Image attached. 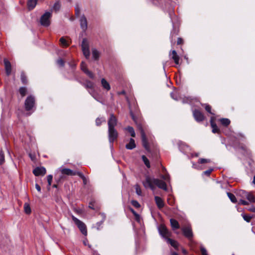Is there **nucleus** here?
I'll list each match as a JSON object with an SVG mask.
<instances>
[{"mask_svg": "<svg viewBox=\"0 0 255 255\" xmlns=\"http://www.w3.org/2000/svg\"><path fill=\"white\" fill-rule=\"evenodd\" d=\"M142 184L145 188H149L152 191L155 190V186L164 191L167 190V185L164 181L149 176L145 177V179L142 182Z\"/></svg>", "mask_w": 255, "mask_h": 255, "instance_id": "f257e3e1", "label": "nucleus"}, {"mask_svg": "<svg viewBox=\"0 0 255 255\" xmlns=\"http://www.w3.org/2000/svg\"><path fill=\"white\" fill-rule=\"evenodd\" d=\"M137 126L138 129H139V130L140 131V132L141 133L142 144L143 146L145 148V149L147 151H150L149 146L148 142H147V138L146 137L145 133L144 131V130L142 128L141 125L139 124H138L137 125Z\"/></svg>", "mask_w": 255, "mask_h": 255, "instance_id": "f03ea898", "label": "nucleus"}, {"mask_svg": "<svg viewBox=\"0 0 255 255\" xmlns=\"http://www.w3.org/2000/svg\"><path fill=\"white\" fill-rule=\"evenodd\" d=\"M52 16V13L50 11L45 12L41 16L40 19V24L45 27L48 26L50 24V18Z\"/></svg>", "mask_w": 255, "mask_h": 255, "instance_id": "7ed1b4c3", "label": "nucleus"}, {"mask_svg": "<svg viewBox=\"0 0 255 255\" xmlns=\"http://www.w3.org/2000/svg\"><path fill=\"white\" fill-rule=\"evenodd\" d=\"M72 219L75 224L77 226L81 232L85 236H87V228L85 224L79 220L78 219L74 217V216H72Z\"/></svg>", "mask_w": 255, "mask_h": 255, "instance_id": "20e7f679", "label": "nucleus"}, {"mask_svg": "<svg viewBox=\"0 0 255 255\" xmlns=\"http://www.w3.org/2000/svg\"><path fill=\"white\" fill-rule=\"evenodd\" d=\"M81 47L84 55L86 58H88L90 56V52L89 42L86 38L83 39Z\"/></svg>", "mask_w": 255, "mask_h": 255, "instance_id": "39448f33", "label": "nucleus"}, {"mask_svg": "<svg viewBox=\"0 0 255 255\" xmlns=\"http://www.w3.org/2000/svg\"><path fill=\"white\" fill-rule=\"evenodd\" d=\"M35 105V99L32 96H29L27 97L25 101L24 106L26 111H29L32 109Z\"/></svg>", "mask_w": 255, "mask_h": 255, "instance_id": "423d86ee", "label": "nucleus"}, {"mask_svg": "<svg viewBox=\"0 0 255 255\" xmlns=\"http://www.w3.org/2000/svg\"><path fill=\"white\" fill-rule=\"evenodd\" d=\"M158 231L160 235L164 238L165 240H167V239L171 236V233L169 232L164 225H161L158 227Z\"/></svg>", "mask_w": 255, "mask_h": 255, "instance_id": "0eeeda50", "label": "nucleus"}, {"mask_svg": "<svg viewBox=\"0 0 255 255\" xmlns=\"http://www.w3.org/2000/svg\"><path fill=\"white\" fill-rule=\"evenodd\" d=\"M108 137L110 143H113L118 137V132L115 128H108Z\"/></svg>", "mask_w": 255, "mask_h": 255, "instance_id": "6e6552de", "label": "nucleus"}, {"mask_svg": "<svg viewBox=\"0 0 255 255\" xmlns=\"http://www.w3.org/2000/svg\"><path fill=\"white\" fill-rule=\"evenodd\" d=\"M183 235L189 240H191L193 237V233L190 226L184 227L181 229Z\"/></svg>", "mask_w": 255, "mask_h": 255, "instance_id": "1a4fd4ad", "label": "nucleus"}, {"mask_svg": "<svg viewBox=\"0 0 255 255\" xmlns=\"http://www.w3.org/2000/svg\"><path fill=\"white\" fill-rule=\"evenodd\" d=\"M117 123L118 121L116 117L113 114H111L108 122V128H115Z\"/></svg>", "mask_w": 255, "mask_h": 255, "instance_id": "9d476101", "label": "nucleus"}, {"mask_svg": "<svg viewBox=\"0 0 255 255\" xmlns=\"http://www.w3.org/2000/svg\"><path fill=\"white\" fill-rule=\"evenodd\" d=\"M193 115L195 120L198 122H202L204 120V116L199 110H195L193 112Z\"/></svg>", "mask_w": 255, "mask_h": 255, "instance_id": "9b49d317", "label": "nucleus"}, {"mask_svg": "<svg viewBox=\"0 0 255 255\" xmlns=\"http://www.w3.org/2000/svg\"><path fill=\"white\" fill-rule=\"evenodd\" d=\"M46 170L44 167H37L33 170V173L36 176L44 175L46 174Z\"/></svg>", "mask_w": 255, "mask_h": 255, "instance_id": "f8f14e48", "label": "nucleus"}, {"mask_svg": "<svg viewBox=\"0 0 255 255\" xmlns=\"http://www.w3.org/2000/svg\"><path fill=\"white\" fill-rule=\"evenodd\" d=\"M59 170L61 172L62 174L68 175V176H73L75 175L76 174V171H74L70 169L69 168H62L59 169Z\"/></svg>", "mask_w": 255, "mask_h": 255, "instance_id": "ddd939ff", "label": "nucleus"}, {"mask_svg": "<svg viewBox=\"0 0 255 255\" xmlns=\"http://www.w3.org/2000/svg\"><path fill=\"white\" fill-rule=\"evenodd\" d=\"M81 28L83 31H85L87 28V21L85 15L81 16L80 19Z\"/></svg>", "mask_w": 255, "mask_h": 255, "instance_id": "4468645a", "label": "nucleus"}, {"mask_svg": "<svg viewBox=\"0 0 255 255\" xmlns=\"http://www.w3.org/2000/svg\"><path fill=\"white\" fill-rule=\"evenodd\" d=\"M81 84L88 90H93L94 88V83L88 80H85L84 82H81Z\"/></svg>", "mask_w": 255, "mask_h": 255, "instance_id": "2eb2a0df", "label": "nucleus"}, {"mask_svg": "<svg viewBox=\"0 0 255 255\" xmlns=\"http://www.w3.org/2000/svg\"><path fill=\"white\" fill-rule=\"evenodd\" d=\"M81 69L88 77L91 79H94V75L93 73L87 69L86 65H81Z\"/></svg>", "mask_w": 255, "mask_h": 255, "instance_id": "dca6fc26", "label": "nucleus"}, {"mask_svg": "<svg viewBox=\"0 0 255 255\" xmlns=\"http://www.w3.org/2000/svg\"><path fill=\"white\" fill-rule=\"evenodd\" d=\"M155 203L159 209H161L164 206V203L163 200L158 196H155L154 197Z\"/></svg>", "mask_w": 255, "mask_h": 255, "instance_id": "f3484780", "label": "nucleus"}, {"mask_svg": "<svg viewBox=\"0 0 255 255\" xmlns=\"http://www.w3.org/2000/svg\"><path fill=\"white\" fill-rule=\"evenodd\" d=\"M101 85L103 89L107 91H109L111 89L110 84L104 78H102L101 80Z\"/></svg>", "mask_w": 255, "mask_h": 255, "instance_id": "a211bd4d", "label": "nucleus"}, {"mask_svg": "<svg viewBox=\"0 0 255 255\" xmlns=\"http://www.w3.org/2000/svg\"><path fill=\"white\" fill-rule=\"evenodd\" d=\"M171 226L173 230H176L179 228V224L178 222L174 219H171L170 220Z\"/></svg>", "mask_w": 255, "mask_h": 255, "instance_id": "6ab92c4d", "label": "nucleus"}, {"mask_svg": "<svg viewBox=\"0 0 255 255\" xmlns=\"http://www.w3.org/2000/svg\"><path fill=\"white\" fill-rule=\"evenodd\" d=\"M136 146L134 140L131 138L128 143L126 145V147L128 149H132Z\"/></svg>", "mask_w": 255, "mask_h": 255, "instance_id": "aec40b11", "label": "nucleus"}, {"mask_svg": "<svg viewBox=\"0 0 255 255\" xmlns=\"http://www.w3.org/2000/svg\"><path fill=\"white\" fill-rule=\"evenodd\" d=\"M170 56L174 60L175 64H179V57L177 55V53L175 50H172L170 54Z\"/></svg>", "mask_w": 255, "mask_h": 255, "instance_id": "412c9836", "label": "nucleus"}, {"mask_svg": "<svg viewBox=\"0 0 255 255\" xmlns=\"http://www.w3.org/2000/svg\"><path fill=\"white\" fill-rule=\"evenodd\" d=\"M167 243L168 244H170L171 246L174 247L175 249H177L178 247V243L177 241L171 239L170 238L167 239V240H166Z\"/></svg>", "mask_w": 255, "mask_h": 255, "instance_id": "4be33fe9", "label": "nucleus"}, {"mask_svg": "<svg viewBox=\"0 0 255 255\" xmlns=\"http://www.w3.org/2000/svg\"><path fill=\"white\" fill-rule=\"evenodd\" d=\"M37 0H29L27 2V5L29 9H33L36 5Z\"/></svg>", "mask_w": 255, "mask_h": 255, "instance_id": "5701e85b", "label": "nucleus"}, {"mask_svg": "<svg viewBox=\"0 0 255 255\" xmlns=\"http://www.w3.org/2000/svg\"><path fill=\"white\" fill-rule=\"evenodd\" d=\"M92 57L95 60H97L100 57V53L97 49L93 48L92 50Z\"/></svg>", "mask_w": 255, "mask_h": 255, "instance_id": "b1692460", "label": "nucleus"}, {"mask_svg": "<svg viewBox=\"0 0 255 255\" xmlns=\"http://www.w3.org/2000/svg\"><path fill=\"white\" fill-rule=\"evenodd\" d=\"M125 129L128 131V132L130 134V135L132 137H134L135 136V133L132 127L128 126L127 128H126Z\"/></svg>", "mask_w": 255, "mask_h": 255, "instance_id": "393cba45", "label": "nucleus"}, {"mask_svg": "<svg viewBox=\"0 0 255 255\" xmlns=\"http://www.w3.org/2000/svg\"><path fill=\"white\" fill-rule=\"evenodd\" d=\"M227 195H228V197L229 198V199H230V200L233 203H236L237 202V199H236L235 196L233 194L230 193V192H227Z\"/></svg>", "mask_w": 255, "mask_h": 255, "instance_id": "a878e982", "label": "nucleus"}, {"mask_svg": "<svg viewBox=\"0 0 255 255\" xmlns=\"http://www.w3.org/2000/svg\"><path fill=\"white\" fill-rule=\"evenodd\" d=\"M20 79L23 84H26L27 83V77L23 72L21 73Z\"/></svg>", "mask_w": 255, "mask_h": 255, "instance_id": "bb28decb", "label": "nucleus"}, {"mask_svg": "<svg viewBox=\"0 0 255 255\" xmlns=\"http://www.w3.org/2000/svg\"><path fill=\"white\" fill-rule=\"evenodd\" d=\"M19 92L22 97L25 96L27 93L26 88L24 87H20L19 89Z\"/></svg>", "mask_w": 255, "mask_h": 255, "instance_id": "cd10ccee", "label": "nucleus"}, {"mask_svg": "<svg viewBox=\"0 0 255 255\" xmlns=\"http://www.w3.org/2000/svg\"><path fill=\"white\" fill-rule=\"evenodd\" d=\"M211 125L212 128V132L215 133H219L220 131V129L218 128L217 126L213 123H211Z\"/></svg>", "mask_w": 255, "mask_h": 255, "instance_id": "c85d7f7f", "label": "nucleus"}, {"mask_svg": "<svg viewBox=\"0 0 255 255\" xmlns=\"http://www.w3.org/2000/svg\"><path fill=\"white\" fill-rule=\"evenodd\" d=\"M242 216L244 219L247 222H250L251 219L254 217V216L247 215L246 214H242Z\"/></svg>", "mask_w": 255, "mask_h": 255, "instance_id": "c756f323", "label": "nucleus"}, {"mask_svg": "<svg viewBox=\"0 0 255 255\" xmlns=\"http://www.w3.org/2000/svg\"><path fill=\"white\" fill-rule=\"evenodd\" d=\"M5 70L7 76H9L11 72V65H5Z\"/></svg>", "mask_w": 255, "mask_h": 255, "instance_id": "7c9ffc66", "label": "nucleus"}, {"mask_svg": "<svg viewBox=\"0 0 255 255\" xmlns=\"http://www.w3.org/2000/svg\"><path fill=\"white\" fill-rule=\"evenodd\" d=\"M24 211L27 214H29L31 213V209L30 206L27 203H25L24 205Z\"/></svg>", "mask_w": 255, "mask_h": 255, "instance_id": "2f4dec72", "label": "nucleus"}, {"mask_svg": "<svg viewBox=\"0 0 255 255\" xmlns=\"http://www.w3.org/2000/svg\"><path fill=\"white\" fill-rule=\"evenodd\" d=\"M221 124L225 126H228L230 124V121L228 119H222L220 120Z\"/></svg>", "mask_w": 255, "mask_h": 255, "instance_id": "473e14b6", "label": "nucleus"}, {"mask_svg": "<svg viewBox=\"0 0 255 255\" xmlns=\"http://www.w3.org/2000/svg\"><path fill=\"white\" fill-rule=\"evenodd\" d=\"M135 189L136 193L138 196H142V191H141V188L139 185L136 184L135 185Z\"/></svg>", "mask_w": 255, "mask_h": 255, "instance_id": "72a5a7b5", "label": "nucleus"}, {"mask_svg": "<svg viewBox=\"0 0 255 255\" xmlns=\"http://www.w3.org/2000/svg\"><path fill=\"white\" fill-rule=\"evenodd\" d=\"M61 7L60 3L59 1H57L55 3L53 6V9L55 11H58Z\"/></svg>", "mask_w": 255, "mask_h": 255, "instance_id": "f704fd0d", "label": "nucleus"}, {"mask_svg": "<svg viewBox=\"0 0 255 255\" xmlns=\"http://www.w3.org/2000/svg\"><path fill=\"white\" fill-rule=\"evenodd\" d=\"M142 160L144 162L145 165L146 166V167L148 168H149L150 167V163H149L148 159L146 158V157L145 155H142Z\"/></svg>", "mask_w": 255, "mask_h": 255, "instance_id": "c9c22d12", "label": "nucleus"}, {"mask_svg": "<svg viewBox=\"0 0 255 255\" xmlns=\"http://www.w3.org/2000/svg\"><path fill=\"white\" fill-rule=\"evenodd\" d=\"M4 155L3 151L1 150L0 151V165H2L4 162Z\"/></svg>", "mask_w": 255, "mask_h": 255, "instance_id": "e433bc0d", "label": "nucleus"}, {"mask_svg": "<svg viewBox=\"0 0 255 255\" xmlns=\"http://www.w3.org/2000/svg\"><path fill=\"white\" fill-rule=\"evenodd\" d=\"M246 197L251 202H255V197L253 195L251 194H247L246 195Z\"/></svg>", "mask_w": 255, "mask_h": 255, "instance_id": "4c0bfd02", "label": "nucleus"}, {"mask_svg": "<svg viewBox=\"0 0 255 255\" xmlns=\"http://www.w3.org/2000/svg\"><path fill=\"white\" fill-rule=\"evenodd\" d=\"M211 160L209 159H205V158H200L198 160V163L200 164H203L205 163L210 162Z\"/></svg>", "mask_w": 255, "mask_h": 255, "instance_id": "58836bf2", "label": "nucleus"}, {"mask_svg": "<svg viewBox=\"0 0 255 255\" xmlns=\"http://www.w3.org/2000/svg\"><path fill=\"white\" fill-rule=\"evenodd\" d=\"M60 42L61 43V44L63 46H65V47H67L68 46V44L67 43V41H66V40L63 38V37H61L60 39Z\"/></svg>", "mask_w": 255, "mask_h": 255, "instance_id": "ea45409f", "label": "nucleus"}, {"mask_svg": "<svg viewBox=\"0 0 255 255\" xmlns=\"http://www.w3.org/2000/svg\"><path fill=\"white\" fill-rule=\"evenodd\" d=\"M131 204L132 206L136 208H138L140 207V205L139 203L136 200H132L131 201Z\"/></svg>", "mask_w": 255, "mask_h": 255, "instance_id": "a19ab883", "label": "nucleus"}, {"mask_svg": "<svg viewBox=\"0 0 255 255\" xmlns=\"http://www.w3.org/2000/svg\"><path fill=\"white\" fill-rule=\"evenodd\" d=\"M53 179V176L52 175H48L47 177V182L48 184V186H50L51 185L52 181Z\"/></svg>", "mask_w": 255, "mask_h": 255, "instance_id": "79ce46f5", "label": "nucleus"}, {"mask_svg": "<svg viewBox=\"0 0 255 255\" xmlns=\"http://www.w3.org/2000/svg\"><path fill=\"white\" fill-rule=\"evenodd\" d=\"M192 101V99L191 97H185L182 100L183 103H190Z\"/></svg>", "mask_w": 255, "mask_h": 255, "instance_id": "37998d69", "label": "nucleus"}, {"mask_svg": "<svg viewBox=\"0 0 255 255\" xmlns=\"http://www.w3.org/2000/svg\"><path fill=\"white\" fill-rule=\"evenodd\" d=\"M170 96H171V97L176 100V101H177L178 100V98H177V94H176V93L175 92H172L170 93Z\"/></svg>", "mask_w": 255, "mask_h": 255, "instance_id": "c03bdc74", "label": "nucleus"}, {"mask_svg": "<svg viewBox=\"0 0 255 255\" xmlns=\"http://www.w3.org/2000/svg\"><path fill=\"white\" fill-rule=\"evenodd\" d=\"M75 14L76 16H79L80 13V8L78 5H77L75 8Z\"/></svg>", "mask_w": 255, "mask_h": 255, "instance_id": "a18cd8bd", "label": "nucleus"}, {"mask_svg": "<svg viewBox=\"0 0 255 255\" xmlns=\"http://www.w3.org/2000/svg\"><path fill=\"white\" fill-rule=\"evenodd\" d=\"M161 178L166 181H169V175L168 174L161 175Z\"/></svg>", "mask_w": 255, "mask_h": 255, "instance_id": "49530a36", "label": "nucleus"}, {"mask_svg": "<svg viewBox=\"0 0 255 255\" xmlns=\"http://www.w3.org/2000/svg\"><path fill=\"white\" fill-rule=\"evenodd\" d=\"M103 121H105L104 120H102V119H100V118H97L96 120V124L97 126H100Z\"/></svg>", "mask_w": 255, "mask_h": 255, "instance_id": "de8ad7c7", "label": "nucleus"}, {"mask_svg": "<svg viewBox=\"0 0 255 255\" xmlns=\"http://www.w3.org/2000/svg\"><path fill=\"white\" fill-rule=\"evenodd\" d=\"M205 110H206V111L207 112H208L209 113L211 114H213V113H212L211 112V107L210 105H206L205 106Z\"/></svg>", "mask_w": 255, "mask_h": 255, "instance_id": "09e8293b", "label": "nucleus"}, {"mask_svg": "<svg viewBox=\"0 0 255 255\" xmlns=\"http://www.w3.org/2000/svg\"><path fill=\"white\" fill-rule=\"evenodd\" d=\"M202 255H208L207 252L205 248L203 247H201L200 248Z\"/></svg>", "mask_w": 255, "mask_h": 255, "instance_id": "8fccbe9b", "label": "nucleus"}, {"mask_svg": "<svg viewBox=\"0 0 255 255\" xmlns=\"http://www.w3.org/2000/svg\"><path fill=\"white\" fill-rule=\"evenodd\" d=\"M213 169L212 168L209 169L207 170H206L204 172V174L206 175L209 176L211 173L212 172Z\"/></svg>", "mask_w": 255, "mask_h": 255, "instance_id": "3c124183", "label": "nucleus"}, {"mask_svg": "<svg viewBox=\"0 0 255 255\" xmlns=\"http://www.w3.org/2000/svg\"><path fill=\"white\" fill-rule=\"evenodd\" d=\"M88 92L89 93V94L93 97V98H95V90H94V88L93 89V90H88Z\"/></svg>", "mask_w": 255, "mask_h": 255, "instance_id": "603ef678", "label": "nucleus"}, {"mask_svg": "<svg viewBox=\"0 0 255 255\" xmlns=\"http://www.w3.org/2000/svg\"><path fill=\"white\" fill-rule=\"evenodd\" d=\"M239 204L244 205H248L249 203L247 201L242 200V199H241L239 201Z\"/></svg>", "mask_w": 255, "mask_h": 255, "instance_id": "864d4df0", "label": "nucleus"}, {"mask_svg": "<svg viewBox=\"0 0 255 255\" xmlns=\"http://www.w3.org/2000/svg\"><path fill=\"white\" fill-rule=\"evenodd\" d=\"M248 210L250 211L255 212V207L254 206H252V207L249 208Z\"/></svg>", "mask_w": 255, "mask_h": 255, "instance_id": "5fc2aeb1", "label": "nucleus"}, {"mask_svg": "<svg viewBox=\"0 0 255 255\" xmlns=\"http://www.w3.org/2000/svg\"><path fill=\"white\" fill-rule=\"evenodd\" d=\"M76 175H78L80 178H83L85 176L83 175V174L80 172H76Z\"/></svg>", "mask_w": 255, "mask_h": 255, "instance_id": "6e6d98bb", "label": "nucleus"}, {"mask_svg": "<svg viewBox=\"0 0 255 255\" xmlns=\"http://www.w3.org/2000/svg\"><path fill=\"white\" fill-rule=\"evenodd\" d=\"M82 179L83 180V184L85 185L87 184L88 183V180L86 178L85 176H84L83 178H82Z\"/></svg>", "mask_w": 255, "mask_h": 255, "instance_id": "4d7b16f0", "label": "nucleus"}, {"mask_svg": "<svg viewBox=\"0 0 255 255\" xmlns=\"http://www.w3.org/2000/svg\"><path fill=\"white\" fill-rule=\"evenodd\" d=\"M183 43V39L181 38H178L177 43V44L179 45Z\"/></svg>", "mask_w": 255, "mask_h": 255, "instance_id": "13d9d810", "label": "nucleus"}, {"mask_svg": "<svg viewBox=\"0 0 255 255\" xmlns=\"http://www.w3.org/2000/svg\"><path fill=\"white\" fill-rule=\"evenodd\" d=\"M35 188L38 192H41V187L38 184H35Z\"/></svg>", "mask_w": 255, "mask_h": 255, "instance_id": "bf43d9fd", "label": "nucleus"}, {"mask_svg": "<svg viewBox=\"0 0 255 255\" xmlns=\"http://www.w3.org/2000/svg\"><path fill=\"white\" fill-rule=\"evenodd\" d=\"M135 217V220L137 221V222H140V216L137 214H136V215L134 216Z\"/></svg>", "mask_w": 255, "mask_h": 255, "instance_id": "052dcab7", "label": "nucleus"}, {"mask_svg": "<svg viewBox=\"0 0 255 255\" xmlns=\"http://www.w3.org/2000/svg\"><path fill=\"white\" fill-rule=\"evenodd\" d=\"M100 215L101 216V217H102V219H103L102 221H101V222L102 223L104 222V221L106 219V215L104 213H101Z\"/></svg>", "mask_w": 255, "mask_h": 255, "instance_id": "680f3d73", "label": "nucleus"}, {"mask_svg": "<svg viewBox=\"0 0 255 255\" xmlns=\"http://www.w3.org/2000/svg\"><path fill=\"white\" fill-rule=\"evenodd\" d=\"M129 210L134 216L137 214L132 208H130Z\"/></svg>", "mask_w": 255, "mask_h": 255, "instance_id": "e2e57ef3", "label": "nucleus"}, {"mask_svg": "<svg viewBox=\"0 0 255 255\" xmlns=\"http://www.w3.org/2000/svg\"><path fill=\"white\" fill-rule=\"evenodd\" d=\"M57 64H64V61L63 59H59L58 61H57Z\"/></svg>", "mask_w": 255, "mask_h": 255, "instance_id": "0e129e2a", "label": "nucleus"}, {"mask_svg": "<svg viewBox=\"0 0 255 255\" xmlns=\"http://www.w3.org/2000/svg\"><path fill=\"white\" fill-rule=\"evenodd\" d=\"M3 61H4V64H10V62L6 58H4Z\"/></svg>", "mask_w": 255, "mask_h": 255, "instance_id": "69168bd1", "label": "nucleus"}, {"mask_svg": "<svg viewBox=\"0 0 255 255\" xmlns=\"http://www.w3.org/2000/svg\"><path fill=\"white\" fill-rule=\"evenodd\" d=\"M182 253H183L184 254H185V255H186V254H187V251H186V250H185L184 249H182Z\"/></svg>", "mask_w": 255, "mask_h": 255, "instance_id": "338daca9", "label": "nucleus"}, {"mask_svg": "<svg viewBox=\"0 0 255 255\" xmlns=\"http://www.w3.org/2000/svg\"><path fill=\"white\" fill-rule=\"evenodd\" d=\"M89 207V208H91L92 209H94V207H93V205L92 203L90 204Z\"/></svg>", "mask_w": 255, "mask_h": 255, "instance_id": "774afa93", "label": "nucleus"}]
</instances>
